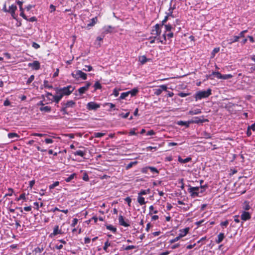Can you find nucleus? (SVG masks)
I'll return each instance as SVG.
<instances>
[{
    "mask_svg": "<svg viewBox=\"0 0 255 255\" xmlns=\"http://www.w3.org/2000/svg\"><path fill=\"white\" fill-rule=\"evenodd\" d=\"M207 186L200 185V187H192L189 185L188 191L191 194V196L195 197L199 196V194L204 192Z\"/></svg>",
    "mask_w": 255,
    "mask_h": 255,
    "instance_id": "nucleus-1",
    "label": "nucleus"
},
{
    "mask_svg": "<svg viewBox=\"0 0 255 255\" xmlns=\"http://www.w3.org/2000/svg\"><path fill=\"white\" fill-rule=\"evenodd\" d=\"M74 88L71 85L62 88H56V94H60L62 95V96L64 95H69L74 91Z\"/></svg>",
    "mask_w": 255,
    "mask_h": 255,
    "instance_id": "nucleus-2",
    "label": "nucleus"
},
{
    "mask_svg": "<svg viewBox=\"0 0 255 255\" xmlns=\"http://www.w3.org/2000/svg\"><path fill=\"white\" fill-rule=\"evenodd\" d=\"M211 89H208L206 91H200L197 92L195 95L196 101L208 97L211 95Z\"/></svg>",
    "mask_w": 255,
    "mask_h": 255,
    "instance_id": "nucleus-3",
    "label": "nucleus"
},
{
    "mask_svg": "<svg viewBox=\"0 0 255 255\" xmlns=\"http://www.w3.org/2000/svg\"><path fill=\"white\" fill-rule=\"evenodd\" d=\"M189 231V228H186L183 230H180V233L178 235V236L177 237H176L175 238H174L172 240H171L169 241V243L170 244H173L176 242H177L181 238H182V237L186 236L188 234Z\"/></svg>",
    "mask_w": 255,
    "mask_h": 255,
    "instance_id": "nucleus-4",
    "label": "nucleus"
},
{
    "mask_svg": "<svg viewBox=\"0 0 255 255\" xmlns=\"http://www.w3.org/2000/svg\"><path fill=\"white\" fill-rule=\"evenodd\" d=\"M72 76L76 79H79L80 78H82L83 80H86L87 79V74L81 70H77L75 72V73H72Z\"/></svg>",
    "mask_w": 255,
    "mask_h": 255,
    "instance_id": "nucleus-5",
    "label": "nucleus"
},
{
    "mask_svg": "<svg viewBox=\"0 0 255 255\" xmlns=\"http://www.w3.org/2000/svg\"><path fill=\"white\" fill-rule=\"evenodd\" d=\"M202 119L199 117H195L192 120L188 121V124H199L208 122V120L204 119V116H202Z\"/></svg>",
    "mask_w": 255,
    "mask_h": 255,
    "instance_id": "nucleus-6",
    "label": "nucleus"
},
{
    "mask_svg": "<svg viewBox=\"0 0 255 255\" xmlns=\"http://www.w3.org/2000/svg\"><path fill=\"white\" fill-rule=\"evenodd\" d=\"M100 107L99 104H98L94 102H89L87 105V108L89 110H96Z\"/></svg>",
    "mask_w": 255,
    "mask_h": 255,
    "instance_id": "nucleus-7",
    "label": "nucleus"
},
{
    "mask_svg": "<svg viewBox=\"0 0 255 255\" xmlns=\"http://www.w3.org/2000/svg\"><path fill=\"white\" fill-rule=\"evenodd\" d=\"M159 89L154 90V94L156 96L160 95L163 91H166L167 87L165 85H162L159 86Z\"/></svg>",
    "mask_w": 255,
    "mask_h": 255,
    "instance_id": "nucleus-8",
    "label": "nucleus"
},
{
    "mask_svg": "<svg viewBox=\"0 0 255 255\" xmlns=\"http://www.w3.org/2000/svg\"><path fill=\"white\" fill-rule=\"evenodd\" d=\"M61 104L62 105V106H64L65 108L67 109L68 108L74 107L76 105V103L72 100H70L67 101L66 103H62Z\"/></svg>",
    "mask_w": 255,
    "mask_h": 255,
    "instance_id": "nucleus-9",
    "label": "nucleus"
},
{
    "mask_svg": "<svg viewBox=\"0 0 255 255\" xmlns=\"http://www.w3.org/2000/svg\"><path fill=\"white\" fill-rule=\"evenodd\" d=\"M28 66L36 70H38L40 66V63L38 61H34L32 63H29Z\"/></svg>",
    "mask_w": 255,
    "mask_h": 255,
    "instance_id": "nucleus-10",
    "label": "nucleus"
},
{
    "mask_svg": "<svg viewBox=\"0 0 255 255\" xmlns=\"http://www.w3.org/2000/svg\"><path fill=\"white\" fill-rule=\"evenodd\" d=\"M17 7L15 5L12 4L9 6L8 9V12L10 13L13 18H15V11L16 10Z\"/></svg>",
    "mask_w": 255,
    "mask_h": 255,
    "instance_id": "nucleus-11",
    "label": "nucleus"
},
{
    "mask_svg": "<svg viewBox=\"0 0 255 255\" xmlns=\"http://www.w3.org/2000/svg\"><path fill=\"white\" fill-rule=\"evenodd\" d=\"M160 26L159 24H156L154 26V29L152 30V33L154 35H159L161 33Z\"/></svg>",
    "mask_w": 255,
    "mask_h": 255,
    "instance_id": "nucleus-12",
    "label": "nucleus"
},
{
    "mask_svg": "<svg viewBox=\"0 0 255 255\" xmlns=\"http://www.w3.org/2000/svg\"><path fill=\"white\" fill-rule=\"evenodd\" d=\"M241 217L242 220L246 221L249 220L251 218V216L249 212L244 211L242 213Z\"/></svg>",
    "mask_w": 255,
    "mask_h": 255,
    "instance_id": "nucleus-13",
    "label": "nucleus"
},
{
    "mask_svg": "<svg viewBox=\"0 0 255 255\" xmlns=\"http://www.w3.org/2000/svg\"><path fill=\"white\" fill-rule=\"evenodd\" d=\"M148 170H150L151 172L153 173H158V170L154 167H146L142 169L143 172H147Z\"/></svg>",
    "mask_w": 255,
    "mask_h": 255,
    "instance_id": "nucleus-14",
    "label": "nucleus"
},
{
    "mask_svg": "<svg viewBox=\"0 0 255 255\" xmlns=\"http://www.w3.org/2000/svg\"><path fill=\"white\" fill-rule=\"evenodd\" d=\"M119 224L122 226H123L126 227H128L129 226L128 224L125 221L124 217L122 215H120L119 216Z\"/></svg>",
    "mask_w": 255,
    "mask_h": 255,
    "instance_id": "nucleus-15",
    "label": "nucleus"
},
{
    "mask_svg": "<svg viewBox=\"0 0 255 255\" xmlns=\"http://www.w3.org/2000/svg\"><path fill=\"white\" fill-rule=\"evenodd\" d=\"M115 29L114 27L110 26V25H109V26H105L104 28H103V29H104V31H103V33L104 34H107L108 33H111L113 32V30Z\"/></svg>",
    "mask_w": 255,
    "mask_h": 255,
    "instance_id": "nucleus-16",
    "label": "nucleus"
},
{
    "mask_svg": "<svg viewBox=\"0 0 255 255\" xmlns=\"http://www.w3.org/2000/svg\"><path fill=\"white\" fill-rule=\"evenodd\" d=\"M225 238V235L224 233H221L218 235V239L216 240L217 244L221 243Z\"/></svg>",
    "mask_w": 255,
    "mask_h": 255,
    "instance_id": "nucleus-17",
    "label": "nucleus"
},
{
    "mask_svg": "<svg viewBox=\"0 0 255 255\" xmlns=\"http://www.w3.org/2000/svg\"><path fill=\"white\" fill-rule=\"evenodd\" d=\"M166 34H165V33H164L162 35V36L158 37L157 38V40L158 41V42H160L162 44H165V42L166 41Z\"/></svg>",
    "mask_w": 255,
    "mask_h": 255,
    "instance_id": "nucleus-18",
    "label": "nucleus"
},
{
    "mask_svg": "<svg viewBox=\"0 0 255 255\" xmlns=\"http://www.w3.org/2000/svg\"><path fill=\"white\" fill-rule=\"evenodd\" d=\"M202 113L201 110L199 109H192L188 112V114L190 115H197Z\"/></svg>",
    "mask_w": 255,
    "mask_h": 255,
    "instance_id": "nucleus-19",
    "label": "nucleus"
},
{
    "mask_svg": "<svg viewBox=\"0 0 255 255\" xmlns=\"http://www.w3.org/2000/svg\"><path fill=\"white\" fill-rule=\"evenodd\" d=\"M53 101L56 103H58L61 99L62 98V95L59 94L56 95L52 96Z\"/></svg>",
    "mask_w": 255,
    "mask_h": 255,
    "instance_id": "nucleus-20",
    "label": "nucleus"
},
{
    "mask_svg": "<svg viewBox=\"0 0 255 255\" xmlns=\"http://www.w3.org/2000/svg\"><path fill=\"white\" fill-rule=\"evenodd\" d=\"M192 158L190 157H188L185 159H182L180 156L178 157V160L179 162L185 163L191 161Z\"/></svg>",
    "mask_w": 255,
    "mask_h": 255,
    "instance_id": "nucleus-21",
    "label": "nucleus"
},
{
    "mask_svg": "<svg viewBox=\"0 0 255 255\" xmlns=\"http://www.w3.org/2000/svg\"><path fill=\"white\" fill-rule=\"evenodd\" d=\"M62 234V231H61V230L59 229L58 226H55L52 235H53L54 236H56L58 234Z\"/></svg>",
    "mask_w": 255,
    "mask_h": 255,
    "instance_id": "nucleus-22",
    "label": "nucleus"
},
{
    "mask_svg": "<svg viewBox=\"0 0 255 255\" xmlns=\"http://www.w3.org/2000/svg\"><path fill=\"white\" fill-rule=\"evenodd\" d=\"M39 110L41 112H44L46 113H48L51 111V108L49 106H44V107H41L39 108Z\"/></svg>",
    "mask_w": 255,
    "mask_h": 255,
    "instance_id": "nucleus-23",
    "label": "nucleus"
},
{
    "mask_svg": "<svg viewBox=\"0 0 255 255\" xmlns=\"http://www.w3.org/2000/svg\"><path fill=\"white\" fill-rule=\"evenodd\" d=\"M7 136L9 138H19V135L18 134H17V133H14V132H10V133H8V134H7Z\"/></svg>",
    "mask_w": 255,
    "mask_h": 255,
    "instance_id": "nucleus-24",
    "label": "nucleus"
},
{
    "mask_svg": "<svg viewBox=\"0 0 255 255\" xmlns=\"http://www.w3.org/2000/svg\"><path fill=\"white\" fill-rule=\"evenodd\" d=\"M75 155H79L81 157H84L86 154L85 151H83L82 150H77L73 153Z\"/></svg>",
    "mask_w": 255,
    "mask_h": 255,
    "instance_id": "nucleus-25",
    "label": "nucleus"
},
{
    "mask_svg": "<svg viewBox=\"0 0 255 255\" xmlns=\"http://www.w3.org/2000/svg\"><path fill=\"white\" fill-rule=\"evenodd\" d=\"M222 74L219 72H213L209 76V77L210 78L212 76H215L218 79H221Z\"/></svg>",
    "mask_w": 255,
    "mask_h": 255,
    "instance_id": "nucleus-26",
    "label": "nucleus"
},
{
    "mask_svg": "<svg viewBox=\"0 0 255 255\" xmlns=\"http://www.w3.org/2000/svg\"><path fill=\"white\" fill-rule=\"evenodd\" d=\"M239 39H240L238 35L234 36L232 38H231L229 40L230 42L229 43V44H231L234 42L238 41Z\"/></svg>",
    "mask_w": 255,
    "mask_h": 255,
    "instance_id": "nucleus-27",
    "label": "nucleus"
},
{
    "mask_svg": "<svg viewBox=\"0 0 255 255\" xmlns=\"http://www.w3.org/2000/svg\"><path fill=\"white\" fill-rule=\"evenodd\" d=\"M138 90L136 88H133L130 91H128V92L129 93V94L131 95V97H133L136 95V94L138 92Z\"/></svg>",
    "mask_w": 255,
    "mask_h": 255,
    "instance_id": "nucleus-28",
    "label": "nucleus"
},
{
    "mask_svg": "<svg viewBox=\"0 0 255 255\" xmlns=\"http://www.w3.org/2000/svg\"><path fill=\"white\" fill-rule=\"evenodd\" d=\"M137 201L140 205H142L145 204L144 198L140 196H138L137 198Z\"/></svg>",
    "mask_w": 255,
    "mask_h": 255,
    "instance_id": "nucleus-29",
    "label": "nucleus"
},
{
    "mask_svg": "<svg viewBox=\"0 0 255 255\" xmlns=\"http://www.w3.org/2000/svg\"><path fill=\"white\" fill-rule=\"evenodd\" d=\"M97 17H95L91 19V22L88 24V26H92L94 25L97 22Z\"/></svg>",
    "mask_w": 255,
    "mask_h": 255,
    "instance_id": "nucleus-30",
    "label": "nucleus"
},
{
    "mask_svg": "<svg viewBox=\"0 0 255 255\" xmlns=\"http://www.w3.org/2000/svg\"><path fill=\"white\" fill-rule=\"evenodd\" d=\"M137 162L135 161H132V162H130L129 163H128L127 166H126V169H130V168H131L133 165H135L137 164Z\"/></svg>",
    "mask_w": 255,
    "mask_h": 255,
    "instance_id": "nucleus-31",
    "label": "nucleus"
},
{
    "mask_svg": "<svg viewBox=\"0 0 255 255\" xmlns=\"http://www.w3.org/2000/svg\"><path fill=\"white\" fill-rule=\"evenodd\" d=\"M129 95V93L128 91L122 93L120 97V99H125Z\"/></svg>",
    "mask_w": 255,
    "mask_h": 255,
    "instance_id": "nucleus-32",
    "label": "nucleus"
},
{
    "mask_svg": "<svg viewBox=\"0 0 255 255\" xmlns=\"http://www.w3.org/2000/svg\"><path fill=\"white\" fill-rule=\"evenodd\" d=\"M43 251V248L42 247V248L37 247L34 250V251L33 252H35V254H37L41 253Z\"/></svg>",
    "mask_w": 255,
    "mask_h": 255,
    "instance_id": "nucleus-33",
    "label": "nucleus"
},
{
    "mask_svg": "<svg viewBox=\"0 0 255 255\" xmlns=\"http://www.w3.org/2000/svg\"><path fill=\"white\" fill-rule=\"evenodd\" d=\"M106 228L108 230L112 231L114 233H115L116 232V231H117V229L116 228L114 227L111 225H107L106 226Z\"/></svg>",
    "mask_w": 255,
    "mask_h": 255,
    "instance_id": "nucleus-34",
    "label": "nucleus"
},
{
    "mask_svg": "<svg viewBox=\"0 0 255 255\" xmlns=\"http://www.w3.org/2000/svg\"><path fill=\"white\" fill-rule=\"evenodd\" d=\"M105 135V133L102 132H94L93 136L95 137H101Z\"/></svg>",
    "mask_w": 255,
    "mask_h": 255,
    "instance_id": "nucleus-35",
    "label": "nucleus"
},
{
    "mask_svg": "<svg viewBox=\"0 0 255 255\" xmlns=\"http://www.w3.org/2000/svg\"><path fill=\"white\" fill-rule=\"evenodd\" d=\"M95 90L97 89H101L102 88V86L99 81L96 82L94 84Z\"/></svg>",
    "mask_w": 255,
    "mask_h": 255,
    "instance_id": "nucleus-36",
    "label": "nucleus"
},
{
    "mask_svg": "<svg viewBox=\"0 0 255 255\" xmlns=\"http://www.w3.org/2000/svg\"><path fill=\"white\" fill-rule=\"evenodd\" d=\"M75 176V173L72 174L71 175H70L69 177L65 178V181L67 182H69L74 178Z\"/></svg>",
    "mask_w": 255,
    "mask_h": 255,
    "instance_id": "nucleus-37",
    "label": "nucleus"
},
{
    "mask_svg": "<svg viewBox=\"0 0 255 255\" xmlns=\"http://www.w3.org/2000/svg\"><path fill=\"white\" fill-rule=\"evenodd\" d=\"M139 60L142 64H144L147 62V59L145 56H142L139 57Z\"/></svg>",
    "mask_w": 255,
    "mask_h": 255,
    "instance_id": "nucleus-38",
    "label": "nucleus"
},
{
    "mask_svg": "<svg viewBox=\"0 0 255 255\" xmlns=\"http://www.w3.org/2000/svg\"><path fill=\"white\" fill-rule=\"evenodd\" d=\"M233 77V76L231 74H225L222 75L221 79H228Z\"/></svg>",
    "mask_w": 255,
    "mask_h": 255,
    "instance_id": "nucleus-39",
    "label": "nucleus"
},
{
    "mask_svg": "<svg viewBox=\"0 0 255 255\" xmlns=\"http://www.w3.org/2000/svg\"><path fill=\"white\" fill-rule=\"evenodd\" d=\"M203 136H204V138H211V135L210 134V133H208L206 131H204L203 134H202Z\"/></svg>",
    "mask_w": 255,
    "mask_h": 255,
    "instance_id": "nucleus-40",
    "label": "nucleus"
},
{
    "mask_svg": "<svg viewBox=\"0 0 255 255\" xmlns=\"http://www.w3.org/2000/svg\"><path fill=\"white\" fill-rule=\"evenodd\" d=\"M60 111L62 112L63 115H68V113L67 111V108H65L64 106H62V108L60 110Z\"/></svg>",
    "mask_w": 255,
    "mask_h": 255,
    "instance_id": "nucleus-41",
    "label": "nucleus"
},
{
    "mask_svg": "<svg viewBox=\"0 0 255 255\" xmlns=\"http://www.w3.org/2000/svg\"><path fill=\"white\" fill-rule=\"evenodd\" d=\"M110 246H111V244L109 242V241L107 240V241L105 243V245L103 247L104 250L105 251H107L108 247H110Z\"/></svg>",
    "mask_w": 255,
    "mask_h": 255,
    "instance_id": "nucleus-42",
    "label": "nucleus"
},
{
    "mask_svg": "<svg viewBox=\"0 0 255 255\" xmlns=\"http://www.w3.org/2000/svg\"><path fill=\"white\" fill-rule=\"evenodd\" d=\"M178 124L180 126H186L187 127L189 126L190 124H188V121L187 122L184 121H179L178 123Z\"/></svg>",
    "mask_w": 255,
    "mask_h": 255,
    "instance_id": "nucleus-43",
    "label": "nucleus"
},
{
    "mask_svg": "<svg viewBox=\"0 0 255 255\" xmlns=\"http://www.w3.org/2000/svg\"><path fill=\"white\" fill-rule=\"evenodd\" d=\"M43 85L45 88H48L51 89V88H52V87H53L52 85H49L48 81L47 80L44 81Z\"/></svg>",
    "mask_w": 255,
    "mask_h": 255,
    "instance_id": "nucleus-44",
    "label": "nucleus"
},
{
    "mask_svg": "<svg viewBox=\"0 0 255 255\" xmlns=\"http://www.w3.org/2000/svg\"><path fill=\"white\" fill-rule=\"evenodd\" d=\"M59 182L58 181H56V182H55L54 183H53V184H51L49 186V188L50 189H53L54 188H55L57 186L59 185Z\"/></svg>",
    "mask_w": 255,
    "mask_h": 255,
    "instance_id": "nucleus-45",
    "label": "nucleus"
},
{
    "mask_svg": "<svg viewBox=\"0 0 255 255\" xmlns=\"http://www.w3.org/2000/svg\"><path fill=\"white\" fill-rule=\"evenodd\" d=\"M86 91L87 90L83 87H81L78 89V91L81 95L85 93Z\"/></svg>",
    "mask_w": 255,
    "mask_h": 255,
    "instance_id": "nucleus-46",
    "label": "nucleus"
},
{
    "mask_svg": "<svg viewBox=\"0 0 255 255\" xmlns=\"http://www.w3.org/2000/svg\"><path fill=\"white\" fill-rule=\"evenodd\" d=\"M164 27H165L166 31H170L172 29V27L170 24L164 25Z\"/></svg>",
    "mask_w": 255,
    "mask_h": 255,
    "instance_id": "nucleus-47",
    "label": "nucleus"
},
{
    "mask_svg": "<svg viewBox=\"0 0 255 255\" xmlns=\"http://www.w3.org/2000/svg\"><path fill=\"white\" fill-rule=\"evenodd\" d=\"M129 112H127V113L126 114H124V113H121L119 115V116L124 118V119H126V118H127L128 117V116H129Z\"/></svg>",
    "mask_w": 255,
    "mask_h": 255,
    "instance_id": "nucleus-48",
    "label": "nucleus"
},
{
    "mask_svg": "<svg viewBox=\"0 0 255 255\" xmlns=\"http://www.w3.org/2000/svg\"><path fill=\"white\" fill-rule=\"evenodd\" d=\"M34 75L30 76V77L27 80L26 84H29L30 83L32 82V81L34 80Z\"/></svg>",
    "mask_w": 255,
    "mask_h": 255,
    "instance_id": "nucleus-49",
    "label": "nucleus"
},
{
    "mask_svg": "<svg viewBox=\"0 0 255 255\" xmlns=\"http://www.w3.org/2000/svg\"><path fill=\"white\" fill-rule=\"evenodd\" d=\"M149 192V190H141L140 192L138 193V196L143 195H146Z\"/></svg>",
    "mask_w": 255,
    "mask_h": 255,
    "instance_id": "nucleus-50",
    "label": "nucleus"
},
{
    "mask_svg": "<svg viewBox=\"0 0 255 255\" xmlns=\"http://www.w3.org/2000/svg\"><path fill=\"white\" fill-rule=\"evenodd\" d=\"M21 199H23V200H25L26 198H25V193H23V194H21L19 196V197L17 198L16 200L17 201H19V200H20Z\"/></svg>",
    "mask_w": 255,
    "mask_h": 255,
    "instance_id": "nucleus-51",
    "label": "nucleus"
},
{
    "mask_svg": "<svg viewBox=\"0 0 255 255\" xmlns=\"http://www.w3.org/2000/svg\"><path fill=\"white\" fill-rule=\"evenodd\" d=\"M247 32V30H243L242 32L240 33L239 35H238L239 37V38L241 37H244L245 36V34Z\"/></svg>",
    "mask_w": 255,
    "mask_h": 255,
    "instance_id": "nucleus-52",
    "label": "nucleus"
},
{
    "mask_svg": "<svg viewBox=\"0 0 255 255\" xmlns=\"http://www.w3.org/2000/svg\"><path fill=\"white\" fill-rule=\"evenodd\" d=\"M174 8H172L171 7V3H170V8H169L168 9V12L167 13V15H168V17L170 15V16H172V10Z\"/></svg>",
    "mask_w": 255,
    "mask_h": 255,
    "instance_id": "nucleus-53",
    "label": "nucleus"
},
{
    "mask_svg": "<svg viewBox=\"0 0 255 255\" xmlns=\"http://www.w3.org/2000/svg\"><path fill=\"white\" fill-rule=\"evenodd\" d=\"M153 209H154V207H153V206L152 205H151V206H150L149 207V210H150L149 214H152L151 212L152 211H153V212L154 214H156V213H158V211L157 210L154 211Z\"/></svg>",
    "mask_w": 255,
    "mask_h": 255,
    "instance_id": "nucleus-54",
    "label": "nucleus"
},
{
    "mask_svg": "<svg viewBox=\"0 0 255 255\" xmlns=\"http://www.w3.org/2000/svg\"><path fill=\"white\" fill-rule=\"evenodd\" d=\"M77 223H78V219L76 218H74L72 220V223L71 224V226L72 227H75L76 226V225L77 224Z\"/></svg>",
    "mask_w": 255,
    "mask_h": 255,
    "instance_id": "nucleus-55",
    "label": "nucleus"
},
{
    "mask_svg": "<svg viewBox=\"0 0 255 255\" xmlns=\"http://www.w3.org/2000/svg\"><path fill=\"white\" fill-rule=\"evenodd\" d=\"M135 246H133V245H129V246H128L125 248V250L128 251V250H130L133 249H135Z\"/></svg>",
    "mask_w": 255,
    "mask_h": 255,
    "instance_id": "nucleus-56",
    "label": "nucleus"
},
{
    "mask_svg": "<svg viewBox=\"0 0 255 255\" xmlns=\"http://www.w3.org/2000/svg\"><path fill=\"white\" fill-rule=\"evenodd\" d=\"M8 193L6 194V196H11L13 192V189L12 188H9L8 189Z\"/></svg>",
    "mask_w": 255,
    "mask_h": 255,
    "instance_id": "nucleus-57",
    "label": "nucleus"
},
{
    "mask_svg": "<svg viewBox=\"0 0 255 255\" xmlns=\"http://www.w3.org/2000/svg\"><path fill=\"white\" fill-rule=\"evenodd\" d=\"M125 201L128 203V204L129 206H130V203L131 202V199L130 197H128L125 199Z\"/></svg>",
    "mask_w": 255,
    "mask_h": 255,
    "instance_id": "nucleus-58",
    "label": "nucleus"
},
{
    "mask_svg": "<svg viewBox=\"0 0 255 255\" xmlns=\"http://www.w3.org/2000/svg\"><path fill=\"white\" fill-rule=\"evenodd\" d=\"M32 47L34 48L35 49H38L40 47V46L38 44H37L36 42H33L32 43Z\"/></svg>",
    "mask_w": 255,
    "mask_h": 255,
    "instance_id": "nucleus-59",
    "label": "nucleus"
},
{
    "mask_svg": "<svg viewBox=\"0 0 255 255\" xmlns=\"http://www.w3.org/2000/svg\"><path fill=\"white\" fill-rule=\"evenodd\" d=\"M113 94L115 95V97L118 96L119 95V90L117 89H114L113 91Z\"/></svg>",
    "mask_w": 255,
    "mask_h": 255,
    "instance_id": "nucleus-60",
    "label": "nucleus"
},
{
    "mask_svg": "<svg viewBox=\"0 0 255 255\" xmlns=\"http://www.w3.org/2000/svg\"><path fill=\"white\" fill-rule=\"evenodd\" d=\"M229 224V222L228 220H226L224 222H222L221 223V225L222 226H225V227H227L228 226V225Z\"/></svg>",
    "mask_w": 255,
    "mask_h": 255,
    "instance_id": "nucleus-61",
    "label": "nucleus"
},
{
    "mask_svg": "<svg viewBox=\"0 0 255 255\" xmlns=\"http://www.w3.org/2000/svg\"><path fill=\"white\" fill-rule=\"evenodd\" d=\"M178 95H179L180 97H186L187 95H188V94L185 93H183V92H180V93H179Z\"/></svg>",
    "mask_w": 255,
    "mask_h": 255,
    "instance_id": "nucleus-62",
    "label": "nucleus"
},
{
    "mask_svg": "<svg viewBox=\"0 0 255 255\" xmlns=\"http://www.w3.org/2000/svg\"><path fill=\"white\" fill-rule=\"evenodd\" d=\"M249 129H252L253 131L255 130V123L251 126L248 127Z\"/></svg>",
    "mask_w": 255,
    "mask_h": 255,
    "instance_id": "nucleus-63",
    "label": "nucleus"
},
{
    "mask_svg": "<svg viewBox=\"0 0 255 255\" xmlns=\"http://www.w3.org/2000/svg\"><path fill=\"white\" fill-rule=\"evenodd\" d=\"M45 142L46 143H52L53 142V140L51 138H46L45 139Z\"/></svg>",
    "mask_w": 255,
    "mask_h": 255,
    "instance_id": "nucleus-64",
    "label": "nucleus"
}]
</instances>
